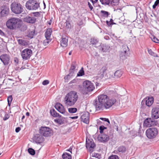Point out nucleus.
<instances>
[{
    "label": "nucleus",
    "mask_w": 159,
    "mask_h": 159,
    "mask_svg": "<svg viewBox=\"0 0 159 159\" xmlns=\"http://www.w3.org/2000/svg\"><path fill=\"white\" fill-rule=\"evenodd\" d=\"M116 102L114 98L108 97L105 94H101L98 96V100H95L94 105L96 111L103 110L104 109L111 107Z\"/></svg>",
    "instance_id": "nucleus-1"
},
{
    "label": "nucleus",
    "mask_w": 159,
    "mask_h": 159,
    "mask_svg": "<svg viewBox=\"0 0 159 159\" xmlns=\"http://www.w3.org/2000/svg\"><path fill=\"white\" fill-rule=\"evenodd\" d=\"M78 95L76 92L72 91L67 93L64 98L65 104L67 106L74 105L78 100Z\"/></svg>",
    "instance_id": "nucleus-2"
},
{
    "label": "nucleus",
    "mask_w": 159,
    "mask_h": 159,
    "mask_svg": "<svg viewBox=\"0 0 159 159\" xmlns=\"http://www.w3.org/2000/svg\"><path fill=\"white\" fill-rule=\"evenodd\" d=\"M22 23V20L20 19L13 17L7 20L6 25L7 27L10 30H15L20 28Z\"/></svg>",
    "instance_id": "nucleus-3"
},
{
    "label": "nucleus",
    "mask_w": 159,
    "mask_h": 159,
    "mask_svg": "<svg viewBox=\"0 0 159 159\" xmlns=\"http://www.w3.org/2000/svg\"><path fill=\"white\" fill-rule=\"evenodd\" d=\"M11 9L14 13L19 14L21 13L23 11V6L18 2H14L11 5Z\"/></svg>",
    "instance_id": "nucleus-4"
},
{
    "label": "nucleus",
    "mask_w": 159,
    "mask_h": 159,
    "mask_svg": "<svg viewBox=\"0 0 159 159\" xmlns=\"http://www.w3.org/2000/svg\"><path fill=\"white\" fill-rule=\"evenodd\" d=\"M25 7L30 10H36L40 7L39 3L34 0H29L25 4Z\"/></svg>",
    "instance_id": "nucleus-5"
},
{
    "label": "nucleus",
    "mask_w": 159,
    "mask_h": 159,
    "mask_svg": "<svg viewBox=\"0 0 159 159\" xmlns=\"http://www.w3.org/2000/svg\"><path fill=\"white\" fill-rule=\"evenodd\" d=\"M158 130L157 128L152 127L148 129L146 131L147 137L149 139H153L157 135Z\"/></svg>",
    "instance_id": "nucleus-6"
},
{
    "label": "nucleus",
    "mask_w": 159,
    "mask_h": 159,
    "mask_svg": "<svg viewBox=\"0 0 159 159\" xmlns=\"http://www.w3.org/2000/svg\"><path fill=\"white\" fill-rule=\"evenodd\" d=\"M52 131V129L50 128L46 127H41L39 129L40 134L46 137L50 136Z\"/></svg>",
    "instance_id": "nucleus-7"
},
{
    "label": "nucleus",
    "mask_w": 159,
    "mask_h": 159,
    "mask_svg": "<svg viewBox=\"0 0 159 159\" xmlns=\"http://www.w3.org/2000/svg\"><path fill=\"white\" fill-rule=\"evenodd\" d=\"M32 54V50L29 48H25L21 52V56L24 60H28L30 58Z\"/></svg>",
    "instance_id": "nucleus-8"
},
{
    "label": "nucleus",
    "mask_w": 159,
    "mask_h": 159,
    "mask_svg": "<svg viewBox=\"0 0 159 159\" xmlns=\"http://www.w3.org/2000/svg\"><path fill=\"white\" fill-rule=\"evenodd\" d=\"M83 86L85 89L88 92H91L95 89L93 84L89 80L84 81L83 83Z\"/></svg>",
    "instance_id": "nucleus-9"
},
{
    "label": "nucleus",
    "mask_w": 159,
    "mask_h": 159,
    "mask_svg": "<svg viewBox=\"0 0 159 159\" xmlns=\"http://www.w3.org/2000/svg\"><path fill=\"white\" fill-rule=\"evenodd\" d=\"M97 139L100 142L105 143L109 140V137L106 133L100 134L98 136Z\"/></svg>",
    "instance_id": "nucleus-10"
},
{
    "label": "nucleus",
    "mask_w": 159,
    "mask_h": 159,
    "mask_svg": "<svg viewBox=\"0 0 159 159\" xmlns=\"http://www.w3.org/2000/svg\"><path fill=\"white\" fill-rule=\"evenodd\" d=\"M95 144L92 139H87L86 140V147L89 152H91L93 151Z\"/></svg>",
    "instance_id": "nucleus-11"
},
{
    "label": "nucleus",
    "mask_w": 159,
    "mask_h": 159,
    "mask_svg": "<svg viewBox=\"0 0 159 159\" xmlns=\"http://www.w3.org/2000/svg\"><path fill=\"white\" fill-rule=\"evenodd\" d=\"M120 0H100L102 4L116 6L118 5Z\"/></svg>",
    "instance_id": "nucleus-12"
},
{
    "label": "nucleus",
    "mask_w": 159,
    "mask_h": 159,
    "mask_svg": "<svg viewBox=\"0 0 159 159\" xmlns=\"http://www.w3.org/2000/svg\"><path fill=\"white\" fill-rule=\"evenodd\" d=\"M0 60L5 65H8L10 62V57L9 55L4 54L0 56Z\"/></svg>",
    "instance_id": "nucleus-13"
},
{
    "label": "nucleus",
    "mask_w": 159,
    "mask_h": 159,
    "mask_svg": "<svg viewBox=\"0 0 159 159\" xmlns=\"http://www.w3.org/2000/svg\"><path fill=\"white\" fill-rule=\"evenodd\" d=\"M152 117L154 119L159 118V108L157 107H153L151 111Z\"/></svg>",
    "instance_id": "nucleus-14"
},
{
    "label": "nucleus",
    "mask_w": 159,
    "mask_h": 159,
    "mask_svg": "<svg viewBox=\"0 0 159 159\" xmlns=\"http://www.w3.org/2000/svg\"><path fill=\"white\" fill-rule=\"evenodd\" d=\"M55 108L60 113L64 115L67 113L63 106L59 103H57L55 106Z\"/></svg>",
    "instance_id": "nucleus-15"
},
{
    "label": "nucleus",
    "mask_w": 159,
    "mask_h": 159,
    "mask_svg": "<svg viewBox=\"0 0 159 159\" xmlns=\"http://www.w3.org/2000/svg\"><path fill=\"white\" fill-rule=\"evenodd\" d=\"M154 102V98L153 97H148L144 99L142 101L141 103L142 104L145 103L146 106L148 107L151 106Z\"/></svg>",
    "instance_id": "nucleus-16"
},
{
    "label": "nucleus",
    "mask_w": 159,
    "mask_h": 159,
    "mask_svg": "<svg viewBox=\"0 0 159 159\" xmlns=\"http://www.w3.org/2000/svg\"><path fill=\"white\" fill-rule=\"evenodd\" d=\"M52 32V30L51 28H48L47 30L45 33V37L46 38V40L44 41V44L45 45H46L47 44H48L49 41L48 40H50V36Z\"/></svg>",
    "instance_id": "nucleus-17"
},
{
    "label": "nucleus",
    "mask_w": 159,
    "mask_h": 159,
    "mask_svg": "<svg viewBox=\"0 0 159 159\" xmlns=\"http://www.w3.org/2000/svg\"><path fill=\"white\" fill-rule=\"evenodd\" d=\"M81 121L86 124L89 122V114L88 112L84 113L81 117Z\"/></svg>",
    "instance_id": "nucleus-18"
},
{
    "label": "nucleus",
    "mask_w": 159,
    "mask_h": 159,
    "mask_svg": "<svg viewBox=\"0 0 159 159\" xmlns=\"http://www.w3.org/2000/svg\"><path fill=\"white\" fill-rule=\"evenodd\" d=\"M36 19L34 17L28 16L25 17L23 19L24 22L34 24L35 23Z\"/></svg>",
    "instance_id": "nucleus-19"
},
{
    "label": "nucleus",
    "mask_w": 159,
    "mask_h": 159,
    "mask_svg": "<svg viewBox=\"0 0 159 159\" xmlns=\"http://www.w3.org/2000/svg\"><path fill=\"white\" fill-rule=\"evenodd\" d=\"M34 140L36 143H40L44 141V138L42 135L36 134L34 136Z\"/></svg>",
    "instance_id": "nucleus-20"
},
{
    "label": "nucleus",
    "mask_w": 159,
    "mask_h": 159,
    "mask_svg": "<svg viewBox=\"0 0 159 159\" xmlns=\"http://www.w3.org/2000/svg\"><path fill=\"white\" fill-rule=\"evenodd\" d=\"M68 39L67 37H62L60 41V45L63 47H66L68 44Z\"/></svg>",
    "instance_id": "nucleus-21"
},
{
    "label": "nucleus",
    "mask_w": 159,
    "mask_h": 159,
    "mask_svg": "<svg viewBox=\"0 0 159 159\" xmlns=\"http://www.w3.org/2000/svg\"><path fill=\"white\" fill-rule=\"evenodd\" d=\"M90 43L91 44L94 46L95 47L100 46V44L98 43V40L97 39L92 38L91 39Z\"/></svg>",
    "instance_id": "nucleus-22"
},
{
    "label": "nucleus",
    "mask_w": 159,
    "mask_h": 159,
    "mask_svg": "<svg viewBox=\"0 0 159 159\" xmlns=\"http://www.w3.org/2000/svg\"><path fill=\"white\" fill-rule=\"evenodd\" d=\"M152 121L151 119L150 118H147L144 122V125L147 127H150L151 126Z\"/></svg>",
    "instance_id": "nucleus-23"
},
{
    "label": "nucleus",
    "mask_w": 159,
    "mask_h": 159,
    "mask_svg": "<svg viewBox=\"0 0 159 159\" xmlns=\"http://www.w3.org/2000/svg\"><path fill=\"white\" fill-rule=\"evenodd\" d=\"M100 46L101 48V50L103 52H106L109 51L110 48L109 46L106 44H100Z\"/></svg>",
    "instance_id": "nucleus-24"
},
{
    "label": "nucleus",
    "mask_w": 159,
    "mask_h": 159,
    "mask_svg": "<svg viewBox=\"0 0 159 159\" xmlns=\"http://www.w3.org/2000/svg\"><path fill=\"white\" fill-rule=\"evenodd\" d=\"M77 65L75 62H73L71 64L69 70V72L71 73L72 74H74L75 70L76 69Z\"/></svg>",
    "instance_id": "nucleus-25"
},
{
    "label": "nucleus",
    "mask_w": 159,
    "mask_h": 159,
    "mask_svg": "<svg viewBox=\"0 0 159 159\" xmlns=\"http://www.w3.org/2000/svg\"><path fill=\"white\" fill-rule=\"evenodd\" d=\"M36 35V34L35 32V30H30L29 31L27 36L28 38H29L30 39H32L34 35Z\"/></svg>",
    "instance_id": "nucleus-26"
},
{
    "label": "nucleus",
    "mask_w": 159,
    "mask_h": 159,
    "mask_svg": "<svg viewBox=\"0 0 159 159\" xmlns=\"http://www.w3.org/2000/svg\"><path fill=\"white\" fill-rule=\"evenodd\" d=\"M123 72L120 70H119L116 71L115 72L114 75L116 78H119L121 76Z\"/></svg>",
    "instance_id": "nucleus-27"
},
{
    "label": "nucleus",
    "mask_w": 159,
    "mask_h": 159,
    "mask_svg": "<svg viewBox=\"0 0 159 159\" xmlns=\"http://www.w3.org/2000/svg\"><path fill=\"white\" fill-rule=\"evenodd\" d=\"M50 112L51 115L54 117H58L59 116V114L57 113L54 109L51 110Z\"/></svg>",
    "instance_id": "nucleus-28"
},
{
    "label": "nucleus",
    "mask_w": 159,
    "mask_h": 159,
    "mask_svg": "<svg viewBox=\"0 0 159 159\" xmlns=\"http://www.w3.org/2000/svg\"><path fill=\"white\" fill-rule=\"evenodd\" d=\"M62 157L63 159H71V155L66 152L62 154Z\"/></svg>",
    "instance_id": "nucleus-29"
},
{
    "label": "nucleus",
    "mask_w": 159,
    "mask_h": 159,
    "mask_svg": "<svg viewBox=\"0 0 159 159\" xmlns=\"http://www.w3.org/2000/svg\"><path fill=\"white\" fill-rule=\"evenodd\" d=\"M18 42L20 44L23 46H25L28 44L26 41L22 39H18Z\"/></svg>",
    "instance_id": "nucleus-30"
},
{
    "label": "nucleus",
    "mask_w": 159,
    "mask_h": 159,
    "mask_svg": "<svg viewBox=\"0 0 159 159\" xmlns=\"http://www.w3.org/2000/svg\"><path fill=\"white\" fill-rule=\"evenodd\" d=\"M117 150L119 152L123 153L125 151V148L123 146H120L117 148Z\"/></svg>",
    "instance_id": "nucleus-31"
},
{
    "label": "nucleus",
    "mask_w": 159,
    "mask_h": 159,
    "mask_svg": "<svg viewBox=\"0 0 159 159\" xmlns=\"http://www.w3.org/2000/svg\"><path fill=\"white\" fill-rule=\"evenodd\" d=\"M77 109L76 108L71 107L68 109V112L70 113H74L76 112Z\"/></svg>",
    "instance_id": "nucleus-32"
},
{
    "label": "nucleus",
    "mask_w": 159,
    "mask_h": 159,
    "mask_svg": "<svg viewBox=\"0 0 159 159\" xmlns=\"http://www.w3.org/2000/svg\"><path fill=\"white\" fill-rule=\"evenodd\" d=\"M92 156L93 157L97 158L98 159H100L101 158V155L100 154L95 152L92 153Z\"/></svg>",
    "instance_id": "nucleus-33"
},
{
    "label": "nucleus",
    "mask_w": 159,
    "mask_h": 159,
    "mask_svg": "<svg viewBox=\"0 0 159 159\" xmlns=\"http://www.w3.org/2000/svg\"><path fill=\"white\" fill-rule=\"evenodd\" d=\"M84 75V72L83 70V69L82 68L80 70H79L78 73L77 74V76H81Z\"/></svg>",
    "instance_id": "nucleus-34"
},
{
    "label": "nucleus",
    "mask_w": 159,
    "mask_h": 159,
    "mask_svg": "<svg viewBox=\"0 0 159 159\" xmlns=\"http://www.w3.org/2000/svg\"><path fill=\"white\" fill-rule=\"evenodd\" d=\"M28 152L32 155H34L35 153L34 150L32 148H29L28 149Z\"/></svg>",
    "instance_id": "nucleus-35"
},
{
    "label": "nucleus",
    "mask_w": 159,
    "mask_h": 159,
    "mask_svg": "<svg viewBox=\"0 0 159 159\" xmlns=\"http://www.w3.org/2000/svg\"><path fill=\"white\" fill-rule=\"evenodd\" d=\"M101 13L103 16L107 17L109 15V13L108 12L104 11H101Z\"/></svg>",
    "instance_id": "nucleus-36"
},
{
    "label": "nucleus",
    "mask_w": 159,
    "mask_h": 159,
    "mask_svg": "<svg viewBox=\"0 0 159 159\" xmlns=\"http://www.w3.org/2000/svg\"><path fill=\"white\" fill-rule=\"evenodd\" d=\"M148 52L149 54L151 56L154 57H157V54L154 52L151 49L148 50Z\"/></svg>",
    "instance_id": "nucleus-37"
},
{
    "label": "nucleus",
    "mask_w": 159,
    "mask_h": 159,
    "mask_svg": "<svg viewBox=\"0 0 159 159\" xmlns=\"http://www.w3.org/2000/svg\"><path fill=\"white\" fill-rule=\"evenodd\" d=\"M12 98L11 95L9 96L8 98H7V101H8V105L9 106H10L11 105V102L12 101Z\"/></svg>",
    "instance_id": "nucleus-38"
},
{
    "label": "nucleus",
    "mask_w": 159,
    "mask_h": 159,
    "mask_svg": "<svg viewBox=\"0 0 159 159\" xmlns=\"http://www.w3.org/2000/svg\"><path fill=\"white\" fill-rule=\"evenodd\" d=\"M107 68L106 66H103L101 69L100 72L101 73H102V75H103L105 72L107 70Z\"/></svg>",
    "instance_id": "nucleus-39"
},
{
    "label": "nucleus",
    "mask_w": 159,
    "mask_h": 159,
    "mask_svg": "<svg viewBox=\"0 0 159 159\" xmlns=\"http://www.w3.org/2000/svg\"><path fill=\"white\" fill-rule=\"evenodd\" d=\"M106 129V127H105L104 126H101L99 127V130L100 134L105 133V132H103V131L105 129Z\"/></svg>",
    "instance_id": "nucleus-40"
},
{
    "label": "nucleus",
    "mask_w": 159,
    "mask_h": 159,
    "mask_svg": "<svg viewBox=\"0 0 159 159\" xmlns=\"http://www.w3.org/2000/svg\"><path fill=\"white\" fill-rule=\"evenodd\" d=\"M73 74L71 73L70 72V73L68 75H67L65 77V79L66 80H69L71 76H73Z\"/></svg>",
    "instance_id": "nucleus-41"
},
{
    "label": "nucleus",
    "mask_w": 159,
    "mask_h": 159,
    "mask_svg": "<svg viewBox=\"0 0 159 159\" xmlns=\"http://www.w3.org/2000/svg\"><path fill=\"white\" fill-rule=\"evenodd\" d=\"M54 121L56 122L58 124H59L60 125H61V124H62L63 123V122L62 120L61 119H55Z\"/></svg>",
    "instance_id": "nucleus-42"
},
{
    "label": "nucleus",
    "mask_w": 159,
    "mask_h": 159,
    "mask_svg": "<svg viewBox=\"0 0 159 159\" xmlns=\"http://www.w3.org/2000/svg\"><path fill=\"white\" fill-rule=\"evenodd\" d=\"M108 159H119V157L117 155H113L110 156Z\"/></svg>",
    "instance_id": "nucleus-43"
},
{
    "label": "nucleus",
    "mask_w": 159,
    "mask_h": 159,
    "mask_svg": "<svg viewBox=\"0 0 159 159\" xmlns=\"http://www.w3.org/2000/svg\"><path fill=\"white\" fill-rule=\"evenodd\" d=\"M159 3V0H157L155 2L154 4L152 6V8L153 9L156 8V6Z\"/></svg>",
    "instance_id": "nucleus-44"
},
{
    "label": "nucleus",
    "mask_w": 159,
    "mask_h": 159,
    "mask_svg": "<svg viewBox=\"0 0 159 159\" xmlns=\"http://www.w3.org/2000/svg\"><path fill=\"white\" fill-rule=\"evenodd\" d=\"M66 26L67 28H70L71 26L70 23L68 21H66Z\"/></svg>",
    "instance_id": "nucleus-45"
},
{
    "label": "nucleus",
    "mask_w": 159,
    "mask_h": 159,
    "mask_svg": "<svg viewBox=\"0 0 159 159\" xmlns=\"http://www.w3.org/2000/svg\"><path fill=\"white\" fill-rule=\"evenodd\" d=\"M152 40L154 42L159 43V40H158L157 38L155 37H153L152 39Z\"/></svg>",
    "instance_id": "nucleus-46"
},
{
    "label": "nucleus",
    "mask_w": 159,
    "mask_h": 159,
    "mask_svg": "<svg viewBox=\"0 0 159 159\" xmlns=\"http://www.w3.org/2000/svg\"><path fill=\"white\" fill-rule=\"evenodd\" d=\"M49 83V81L48 80H44L42 82L43 85H45L48 84Z\"/></svg>",
    "instance_id": "nucleus-47"
},
{
    "label": "nucleus",
    "mask_w": 159,
    "mask_h": 159,
    "mask_svg": "<svg viewBox=\"0 0 159 159\" xmlns=\"http://www.w3.org/2000/svg\"><path fill=\"white\" fill-rule=\"evenodd\" d=\"M126 50H123V51L121 52V55H124V56L125 57L127 55V54L126 53Z\"/></svg>",
    "instance_id": "nucleus-48"
},
{
    "label": "nucleus",
    "mask_w": 159,
    "mask_h": 159,
    "mask_svg": "<svg viewBox=\"0 0 159 159\" xmlns=\"http://www.w3.org/2000/svg\"><path fill=\"white\" fill-rule=\"evenodd\" d=\"M101 120H103L107 122H108L109 123H110V121L109 119L107 118H100Z\"/></svg>",
    "instance_id": "nucleus-49"
},
{
    "label": "nucleus",
    "mask_w": 159,
    "mask_h": 159,
    "mask_svg": "<svg viewBox=\"0 0 159 159\" xmlns=\"http://www.w3.org/2000/svg\"><path fill=\"white\" fill-rule=\"evenodd\" d=\"M77 80L76 79H74L73 80H71L69 83V84H70L72 83H76Z\"/></svg>",
    "instance_id": "nucleus-50"
},
{
    "label": "nucleus",
    "mask_w": 159,
    "mask_h": 159,
    "mask_svg": "<svg viewBox=\"0 0 159 159\" xmlns=\"http://www.w3.org/2000/svg\"><path fill=\"white\" fill-rule=\"evenodd\" d=\"M33 14L34 15V16H36V17H38V16H39V14L38 12H34V13H33Z\"/></svg>",
    "instance_id": "nucleus-51"
},
{
    "label": "nucleus",
    "mask_w": 159,
    "mask_h": 159,
    "mask_svg": "<svg viewBox=\"0 0 159 159\" xmlns=\"http://www.w3.org/2000/svg\"><path fill=\"white\" fill-rule=\"evenodd\" d=\"M88 5L90 9L91 10H92L93 9V7L91 4L89 2L88 3Z\"/></svg>",
    "instance_id": "nucleus-52"
},
{
    "label": "nucleus",
    "mask_w": 159,
    "mask_h": 159,
    "mask_svg": "<svg viewBox=\"0 0 159 159\" xmlns=\"http://www.w3.org/2000/svg\"><path fill=\"white\" fill-rule=\"evenodd\" d=\"M20 130V128L19 127H17L15 129L16 132L18 133Z\"/></svg>",
    "instance_id": "nucleus-53"
},
{
    "label": "nucleus",
    "mask_w": 159,
    "mask_h": 159,
    "mask_svg": "<svg viewBox=\"0 0 159 159\" xmlns=\"http://www.w3.org/2000/svg\"><path fill=\"white\" fill-rule=\"evenodd\" d=\"M78 116H75L73 117H70L69 118L72 119H76L78 118Z\"/></svg>",
    "instance_id": "nucleus-54"
},
{
    "label": "nucleus",
    "mask_w": 159,
    "mask_h": 159,
    "mask_svg": "<svg viewBox=\"0 0 159 159\" xmlns=\"http://www.w3.org/2000/svg\"><path fill=\"white\" fill-rule=\"evenodd\" d=\"M0 34L2 36L4 35V33L1 30H0Z\"/></svg>",
    "instance_id": "nucleus-55"
},
{
    "label": "nucleus",
    "mask_w": 159,
    "mask_h": 159,
    "mask_svg": "<svg viewBox=\"0 0 159 159\" xmlns=\"http://www.w3.org/2000/svg\"><path fill=\"white\" fill-rule=\"evenodd\" d=\"M100 85V84L99 83H98V82H96V87L99 86Z\"/></svg>",
    "instance_id": "nucleus-56"
},
{
    "label": "nucleus",
    "mask_w": 159,
    "mask_h": 159,
    "mask_svg": "<svg viewBox=\"0 0 159 159\" xmlns=\"http://www.w3.org/2000/svg\"><path fill=\"white\" fill-rule=\"evenodd\" d=\"M90 1L92 2L93 3V4L96 3L97 1H96L95 0V1H93V0H90Z\"/></svg>",
    "instance_id": "nucleus-57"
},
{
    "label": "nucleus",
    "mask_w": 159,
    "mask_h": 159,
    "mask_svg": "<svg viewBox=\"0 0 159 159\" xmlns=\"http://www.w3.org/2000/svg\"><path fill=\"white\" fill-rule=\"evenodd\" d=\"M66 150L70 152L71 153H72L71 151L72 150V149L71 148H70L69 149L67 150Z\"/></svg>",
    "instance_id": "nucleus-58"
},
{
    "label": "nucleus",
    "mask_w": 159,
    "mask_h": 159,
    "mask_svg": "<svg viewBox=\"0 0 159 159\" xmlns=\"http://www.w3.org/2000/svg\"><path fill=\"white\" fill-rule=\"evenodd\" d=\"M3 13H5V10H2L1 11V13L2 14Z\"/></svg>",
    "instance_id": "nucleus-59"
},
{
    "label": "nucleus",
    "mask_w": 159,
    "mask_h": 159,
    "mask_svg": "<svg viewBox=\"0 0 159 159\" xmlns=\"http://www.w3.org/2000/svg\"><path fill=\"white\" fill-rule=\"evenodd\" d=\"M26 116H29L30 115V113L29 112H27L26 113Z\"/></svg>",
    "instance_id": "nucleus-60"
},
{
    "label": "nucleus",
    "mask_w": 159,
    "mask_h": 159,
    "mask_svg": "<svg viewBox=\"0 0 159 159\" xmlns=\"http://www.w3.org/2000/svg\"><path fill=\"white\" fill-rule=\"evenodd\" d=\"M25 116L23 115L22 116V117L21 118V120H23L24 118H25Z\"/></svg>",
    "instance_id": "nucleus-61"
},
{
    "label": "nucleus",
    "mask_w": 159,
    "mask_h": 159,
    "mask_svg": "<svg viewBox=\"0 0 159 159\" xmlns=\"http://www.w3.org/2000/svg\"><path fill=\"white\" fill-rule=\"evenodd\" d=\"M8 118H7V117L5 118L4 117L3 118V120H7L8 119Z\"/></svg>",
    "instance_id": "nucleus-62"
},
{
    "label": "nucleus",
    "mask_w": 159,
    "mask_h": 159,
    "mask_svg": "<svg viewBox=\"0 0 159 159\" xmlns=\"http://www.w3.org/2000/svg\"><path fill=\"white\" fill-rule=\"evenodd\" d=\"M43 4H44V8H45L46 7V5H45V2H44V1H43Z\"/></svg>",
    "instance_id": "nucleus-63"
},
{
    "label": "nucleus",
    "mask_w": 159,
    "mask_h": 159,
    "mask_svg": "<svg viewBox=\"0 0 159 159\" xmlns=\"http://www.w3.org/2000/svg\"><path fill=\"white\" fill-rule=\"evenodd\" d=\"M71 53H72L71 52H70L69 53V55H71Z\"/></svg>",
    "instance_id": "nucleus-64"
}]
</instances>
